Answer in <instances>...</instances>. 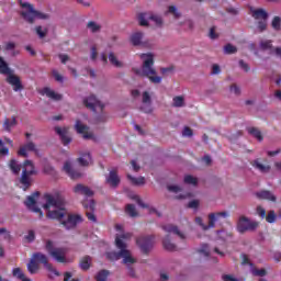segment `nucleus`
I'll list each match as a JSON object with an SVG mask.
<instances>
[{
	"mask_svg": "<svg viewBox=\"0 0 281 281\" xmlns=\"http://www.w3.org/2000/svg\"><path fill=\"white\" fill-rule=\"evenodd\" d=\"M91 262H93V260L90 256L83 257L80 260V269H82V271H89V269L91 268Z\"/></svg>",
	"mask_w": 281,
	"mask_h": 281,
	"instance_id": "33",
	"label": "nucleus"
},
{
	"mask_svg": "<svg viewBox=\"0 0 281 281\" xmlns=\"http://www.w3.org/2000/svg\"><path fill=\"white\" fill-rule=\"evenodd\" d=\"M128 181L130 183H132V186H137L138 188H142L143 186H146V183H148V181L144 177H128Z\"/></svg>",
	"mask_w": 281,
	"mask_h": 281,
	"instance_id": "30",
	"label": "nucleus"
},
{
	"mask_svg": "<svg viewBox=\"0 0 281 281\" xmlns=\"http://www.w3.org/2000/svg\"><path fill=\"white\" fill-rule=\"evenodd\" d=\"M42 95H47V98H50V100H55V102H59V100H63V94L56 93L54 90H50L49 88H44L42 90Z\"/></svg>",
	"mask_w": 281,
	"mask_h": 281,
	"instance_id": "25",
	"label": "nucleus"
},
{
	"mask_svg": "<svg viewBox=\"0 0 281 281\" xmlns=\"http://www.w3.org/2000/svg\"><path fill=\"white\" fill-rule=\"evenodd\" d=\"M44 199L46 203L43 207L46 210L47 218L59 221L66 229H74L76 225L82 223V216L67 213L63 196L46 194Z\"/></svg>",
	"mask_w": 281,
	"mask_h": 281,
	"instance_id": "1",
	"label": "nucleus"
},
{
	"mask_svg": "<svg viewBox=\"0 0 281 281\" xmlns=\"http://www.w3.org/2000/svg\"><path fill=\"white\" fill-rule=\"evenodd\" d=\"M259 48L261 49V52H267V50L271 52L273 49V41L271 40L261 41L259 43Z\"/></svg>",
	"mask_w": 281,
	"mask_h": 281,
	"instance_id": "35",
	"label": "nucleus"
},
{
	"mask_svg": "<svg viewBox=\"0 0 281 281\" xmlns=\"http://www.w3.org/2000/svg\"><path fill=\"white\" fill-rule=\"evenodd\" d=\"M52 74H53V77L55 78V80H56L57 82H63V77H61V75H59L58 70L54 69V70L52 71Z\"/></svg>",
	"mask_w": 281,
	"mask_h": 281,
	"instance_id": "62",
	"label": "nucleus"
},
{
	"mask_svg": "<svg viewBox=\"0 0 281 281\" xmlns=\"http://www.w3.org/2000/svg\"><path fill=\"white\" fill-rule=\"evenodd\" d=\"M45 249L50 258H54L56 262H67V248L56 247V244L52 240L45 241Z\"/></svg>",
	"mask_w": 281,
	"mask_h": 281,
	"instance_id": "6",
	"label": "nucleus"
},
{
	"mask_svg": "<svg viewBox=\"0 0 281 281\" xmlns=\"http://www.w3.org/2000/svg\"><path fill=\"white\" fill-rule=\"evenodd\" d=\"M172 106H175L176 109H180L181 106H186V99L181 95L175 97Z\"/></svg>",
	"mask_w": 281,
	"mask_h": 281,
	"instance_id": "40",
	"label": "nucleus"
},
{
	"mask_svg": "<svg viewBox=\"0 0 281 281\" xmlns=\"http://www.w3.org/2000/svg\"><path fill=\"white\" fill-rule=\"evenodd\" d=\"M257 214L258 216H260L261 218H266L267 216V211H265V209L262 206H257Z\"/></svg>",
	"mask_w": 281,
	"mask_h": 281,
	"instance_id": "61",
	"label": "nucleus"
},
{
	"mask_svg": "<svg viewBox=\"0 0 281 281\" xmlns=\"http://www.w3.org/2000/svg\"><path fill=\"white\" fill-rule=\"evenodd\" d=\"M168 13L172 14L175 19H179L181 16V13L179 12V10H177V7L175 5H169Z\"/></svg>",
	"mask_w": 281,
	"mask_h": 281,
	"instance_id": "51",
	"label": "nucleus"
},
{
	"mask_svg": "<svg viewBox=\"0 0 281 281\" xmlns=\"http://www.w3.org/2000/svg\"><path fill=\"white\" fill-rule=\"evenodd\" d=\"M63 170L69 177H81V175L78 172V170H76V167L74 166V164L70 160H66L64 162Z\"/></svg>",
	"mask_w": 281,
	"mask_h": 281,
	"instance_id": "22",
	"label": "nucleus"
},
{
	"mask_svg": "<svg viewBox=\"0 0 281 281\" xmlns=\"http://www.w3.org/2000/svg\"><path fill=\"white\" fill-rule=\"evenodd\" d=\"M55 132L57 133V135H59L61 144L64 146H68V144H71V137L67 136V130L57 126L55 127Z\"/></svg>",
	"mask_w": 281,
	"mask_h": 281,
	"instance_id": "24",
	"label": "nucleus"
},
{
	"mask_svg": "<svg viewBox=\"0 0 281 281\" xmlns=\"http://www.w3.org/2000/svg\"><path fill=\"white\" fill-rule=\"evenodd\" d=\"M149 21H154V23L158 26L161 27L164 25V20L159 15L151 14L148 16Z\"/></svg>",
	"mask_w": 281,
	"mask_h": 281,
	"instance_id": "46",
	"label": "nucleus"
},
{
	"mask_svg": "<svg viewBox=\"0 0 281 281\" xmlns=\"http://www.w3.org/2000/svg\"><path fill=\"white\" fill-rule=\"evenodd\" d=\"M110 272L109 270H101L97 273L95 276V280L97 281H106V279L109 278Z\"/></svg>",
	"mask_w": 281,
	"mask_h": 281,
	"instance_id": "44",
	"label": "nucleus"
},
{
	"mask_svg": "<svg viewBox=\"0 0 281 281\" xmlns=\"http://www.w3.org/2000/svg\"><path fill=\"white\" fill-rule=\"evenodd\" d=\"M143 60L142 69H133L136 76H143L148 78L153 85H161V77L157 76V70L155 69V55L153 53L140 54Z\"/></svg>",
	"mask_w": 281,
	"mask_h": 281,
	"instance_id": "3",
	"label": "nucleus"
},
{
	"mask_svg": "<svg viewBox=\"0 0 281 281\" xmlns=\"http://www.w3.org/2000/svg\"><path fill=\"white\" fill-rule=\"evenodd\" d=\"M13 277L22 281H32V279L25 277V273H23V270H21V268L13 269Z\"/></svg>",
	"mask_w": 281,
	"mask_h": 281,
	"instance_id": "37",
	"label": "nucleus"
},
{
	"mask_svg": "<svg viewBox=\"0 0 281 281\" xmlns=\"http://www.w3.org/2000/svg\"><path fill=\"white\" fill-rule=\"evenodd\" d=\"M252 16L258 21L262 19L261 21L258 22V30L259 32H265L267 30V19H269V13L265 11L263 9H256L252 10Z\"/></svg>",
	"mask_w": 281,
	"mask_h": 281,
	"instance_id": "10",
	"label": "nucleus"
},
{
	"mask_svg": "<svg viewBox=\"0 0 281 281\" xmlns=\"http://www.w3.org/2000/svg\"><path fill=\"white\" fill-rule=\"evenodd\" d=\"M33 180L30 177H21L18 180V186L19 188H21L22 190H30V188L32 187Z\"/></svg>",
	"mask_w": 281,
	"mask_h": 281,
	"instance_id": "27",
	"label": "nucleus"
},
{
	"mask_svg": "<svg viewBox=\"0 0 281 281\" xmlns=\"http://www.w3.org/2000/svg\"><path fill=\"white\" fill-rule=\"evenodd\" d=\"M217 237L220 240H227V238H232V234L225 232V231H218L217 232Z\"/></svg>",
	"mask_w": 281,
	"mask_h": 281,
	"instance_id": "53",
	"label": "nucleus"
},
{
	"mask_svg": "<svg viewBox=\"0 0 281 281\" xmlns=\"http://www.w3.org/2000/svg\"><path fill=\"white\" fill-rule=\"evenodd\" d=\"M167 190L169 192H172V194H179V192H181L182 189L177 184H167Z\"/></svg>",
	"mask_w": 281,
	"mask_h": 281,
	"instance_id": "50",
	"label": "nucleus"
},
{
	"mask_svg": "<svg viewBox=\"0 0 281 281\" xmlns=\"http://www.w3.org/2000/svg\"><path fill=\"white\" fill-rule=\"evenodd\" d=\"M138 247L143 251V254H148L153 249V245L155 244V237L153 236H143L136 240Z\"/></svg>",
	"mask_w": 281,
	"mask_h": 281,
	"instance_id": "13",
	"label": "nucleus"
},
{
	"mask_svg": "<svg viewBox=\"0 0 281 281\" xmlns=\"http://www.w3.org/2000/svg\"><path fill=\"white\" fill-rule=\"evenodd\" d=\"M247 131L249 135H252V137H256L258 142H262L265 139V137H262V132H260L258 127H248Z\"/></svg>",
	"mask_w": 281,
	"mask_h": 281,
	"instance_id": "34",
	"label": "nucleus"
},
{
	"mask_svg": "<svg viewBox=\"0 0 281 281\" xmlns=\"http://www.w3.org/2000/svg\"><path fill=\"white\" fill-rule=\"evenodd\" d=\"M138 21H139V25H142L143 27L148 26V21L146 20V13L138 14Z\"/></svg>",
	"mask_w": 281,
	"mask_h": 281,
	"instance_id": "54",
	"label": "nucleus"
},
{
	"mask_svg": "<svg viewBox=\"0 0 281 281\" xmlns=\"http://www.w3.org/2000/svg\"><path fill=\"white\" fill-rule=\"evenodd\" d=\"M9 168L13 175H21V170H23V165L19 164L16 159H11L9 161Z\"/></svg>",
	"mask_w": 281,
	"mask_h": 281,
	"instance_id": "28",
	"label": "nucleus"
},
{
	"mask_svg": "<svg viewBox=\"0 0 281 281\" xmlns=\"http://www.w3.org/2000/svg\"><path fill=\"white\" fill-rule=\"evenodd\" d=\"M250 165L252 166V168H255V170H259V172H262L263 175L267 172H271V165L267 162V159L262 160L261 158H257L252 160Z\"/></svg>",
	"mask_w": 281,
	"mask_h": 281,
	"instance_id": "14",
	"label": "nucleus"
},
{
	"mask_svg": "<svg viewBox=\"0 0 281 281\" xmlns=\"http://www.w3.org/2000/svg\"><path fill=\"white\" fill-rule=\"evenodd\" d=\"M75 128L77 133L83 136V139H93V133L89 132V126L82 124V122L76 121Z\"/></svg>",
	"mask_w": 281,
	"mask_h": 281,
	"instance_id": "17",
	"label": "nucleus"
},
{
	"mask_svg": "<svg viewBox=\"0 0 281 281\" xmlns=\"http://www.w3.org/2000/svg\"><path fill=\"white\" fill-rule=\"evenodd\" d=\"M44 172L46 175H54V167H52L50 165H45L44 166Z\"/></svg>",
	"mask_w": 281,
	"mask_h": 281,
	"instance_id": "64",
	"label": "nucleus"
},
{
	"mask_svg": "<svg viewBox=\"0 0 281 281\" xmlns=\"http://www.w3.org/2000/svg\"><path fill=\"white\" fill-rule=\"evenodd\" d=\"M257 199H262L266 201H273L276 202V195L271 193L270 191H260L256 193Z\"/></svg>",
	"mask_w": 281,
	"mask_h": 281,
	"instance_id": "32",
	"label": "nucleus"
},
{
	"mask_svg": "<svg viewBox=\"0 0 281 281\" xmlns=\"http://www.w3.org/2000/svg\"><path fill=\"white\" fill-rule=\"evenodd\" d=\"M0 74L7 76V82L13 87V91H23L21 77L12 74V69H10V66H8L3 57L0 58Z\"/></svg>",
	"mask_w": 281,
	"mask_h": 281,
	"instance_id": "5",
	"label": "nucleus"
},
{
	"mask_svg": "<svg viewBox=\"0 0 281 281\" xmlns=\"http://www.w3.org/2000/svg\"><path fill=\"white\" fill-rule=\"evenodd\" d=\"M229 89L235 95H240V88L236 83H233Z\"/></svg>",
	"mask_w": 281,
	"mask_h": 281,
	"instance_id": "60",
	"label": "nucleus"
},
{
	"mask_svg": "<svg viewBox=\"0 0 281 281\" xmlns=\"http://www.w3.org/2000/svg\"><path fill=\"white\" fill-rule=\"evenodd\" d=\"M195 223H196V225H199L201 227V229H203V232H207L209 229H211L209 220H207V224H205V223H203L202 217H195Z\"/></svg>",
	"mask_w": 281,
	"mask_h": 281,
	"instance_id": "43",
	"label": "nucleus"
},
{
	"mask_svg": "<svg viewBox=\"0 0 281 281\" xmlns=\"http://www.w3.org/2000/svg\"><path fill=\"white\" fill-rule=\"evenodd\" d=\"M267 223H276V212L270 211L268 215L266 216Z\"/></svg>",
	"mask_w": 281,
	"mask_h": 281,
	"instance_id": "55",
	"label": "nucleus"
},
{
	"mask_svg": "<svg viewBox=\"0 0 281 281\" xmlns=\"http://www.w3.org/2000/svg\"><path fill=\"white\" fill-rule=\"evenodd\" d=\"M36 175V167L32 160H25L22 165V175L21 177H30Z\"/></svg>",
	"mask_w": 281,
	"mask_h": 281,
	"instance_id": "19",
	"label": "nucleus"
},
{
	"mask_svg": "<svg viewBox=\"0 0 281 281\" xmlns=\"http://www.w3.org/2000/svg\"><path fill=\"white\" fill-rule=\"evenodd\" d=\"M35 32L40 38H45V36H47L48 30L47 29L43 30V26L38 25L35 27Z\"/></svg>",
	"mask_w": 281,
	"mask_h": 281,
	"instance_id": "48",
	"label": "nucleus"
},
{
	"mask_svg": "<svg viewBox=\"0 0 281 281\" xmlns=\"http://www.w3.org/2000/svg\"><path fill=\"white\" fill-rule=\"evenodd\" d=\"M115 229L117 232L116 234V238H115V246L119 249V252L115 251H111L106 254V258L109 260H123V265H135L136 260L133 257V254L131 252V250H128V246L126 245V240H131V238L133 237V234L131 233H122L123 232V226L117 224L115 226Z\"/></svg>",
	"mask_w": 281,
	"mask_h": 281,
	"instance_id": "2",
	"label": "nucleus"
},
{
	"mask_svg": "<svg viewBox=\"0 0 281 281\" xmlns=\"http://www.w3.org/2000/svg\"><path fill=\"white\" fill-rule=\"evenodd\" d=\"M82 205L86 210L88 220L95 223V215L93 214V211L95 210V201H93V199H86L82 201Z\"/></svg>",
	"mask_w": 281,
	"mask_h": 281,
	"instance_id": "15",
	"label": "nucleus"
},
{
	"mask_svg": "<svg viewBox=\"0 0 281 281\" xmlns=\"http://www.w3.org/2000/svg\"><path fill=\"white\" fill-rule=\"evenodd\" d=\"M164 232H167V234H175L178 238H181V240H186V234L179 229L176 225L172 224H166L162 225Z\"/></svg>",
	"mask_w": 281,
	"mask_h": 281,
	"instance_id": "20",
	"label": "nucleus"
},
{
	"mask_svg": "<svg viewBox=\"0 0 281 281\" xmlns=\"http://www.w3.org/2000/svg\"><path fill=\"white\" fill-rule=\"evenodd\" d=\"M74 192L76 194H82L83 196H93V190H91L89 187L85 184H77L74 188Z\"/></svg>",
	"mask_w": 281,
	"mask_h": 281,
	"instance_id": "23",
	"label": "nucleus"
},
{
	"mask_svg": "<svg viewBox=\"0 0 281 281\" xmlns=\"http://www.w3.org/2000/svg\"><path fill=\"white\" fill-rule=\"evenodd\" d=\"M182 135L184 137H192V135H194V133L192 132V128L186 126L182 131Z\"/></svg>",
	"mask_w": 281,
	"mask_h": 281,
	"instance_id": "59",
	"label": "nucleus"
},
{
	"mask_svg": "<svg viewBox=\"0 0 281 281\" xmlns=\"http://www.w3.org/2000/svg\"><path fill=\"white\" fill-rule=\"evenodd\" d=\"M38 196H41V193L38 191L29 195L26 198V201L24 202V205H26L27 210H31V212H35L36 214H40V218H43V211H41L38 206H36V201Z\"/></svg>",
	"mask_w": 281,
	"mask_h": 281,
	"instance_id": "11",
	"label": "nucleus"
},
{
	"mask_svg": "<svg viewBox=\"0 0 281 281\" xmlns=\"http://www.w3.org/2000/svg\"><path fill=\"white\" fill-rule=\"evenodd\" d=\"M236 52H238V48L232 44L224 46V54H236Z\"/></svg>",
	"mask_w": 281,
	"mask_h": 281,
	"instance_id": "52",
	"label": "nucleus"
},
{
	"mask_svg": "<svg viewBox=\"0 0 281 281\" xmlns=\"http://www.w3.org/2000/svg\"><path fill=\"white\" fill-rule=\"evenodd\" d=\"M34 261L37 262V265H43L47 271H49L50 276H60V272L49 263V258L47 255L43 252H34L33 256L31 257Z\"/></svg>",
	"mask_w": 281,
	"mask_h": 281,
	"instance_id": "8",
	"label": "nucleus"
},
{
	"mask_svg": "<svg viewBox=\"0 0 281 281\" xmlns=\"http://www.w3.org/2000/svg\"><path fill=\"white\" fill-rule=\"evenodd\" d=\"M77 164H79L82 168H87L89 164H92L91 154L83 153L79 158H77Z\"/></svg>",
	"mask_w": 281,
	"mask_h": 281,
	"instance_id": "26",
	"label": "nucleus"
},
{
	"mask_svg": "<svg viewBox=\"0 0 281 281\" xmlns=\"http://www.w3.org/2000/svg\"><path fill=\"white\" fill-rule=\"evenodd\" d=\"M222 218H229V211L209 213L207 221L211 229H214V227H216V223H221Z\"/></svg>",
	"mask_w": 281,
	"mask_h": 281,
	"instance_id": "12",
	"label": "nucleus"
},
{
	"mask_svg": "<svg viewBox=\"0 0 281 281\" xmlns=\"http://www.w3.org/2000/svg\"><path fill=\"white\" fill-rule=\"evenodd\" d=\"M271 25L272 27L277 31V32H280L281 30V18L280 16H274L272 19V22H271Z\"/></svg>",
	"mask_w": 281,
	"mask_h": 281,
	"instance_id": "47",
	"label": "nucleus"
},
{
	"mask_svg": "<svg viewBox=\"0 0 281 281\" xmlns=\"http://www.w3.org/2000/svg\"><path fill=\"white\" fill-rule=\"evenodd\" d=\"M83 105L86 109H89L90 111L95 112L97 109H99L101 112L104 111V104L95 98V95L90 94L89 97L83 98Z\"/></svg>",
	"mask_w": 281,
	"mask_h": 281,
	"instance_id": "9",
	"label": "nucleus"
},
{
	"mask_svg": "<svg viewBox=\"0 0 281 281\" xmlns=\"http://www.w3.org/2000/svg\"><path fill=\"white\" fill-rule=\"evenodd\" d=\"M106 183L110 188H117L120 186V178L119 177H109L106 178Z\"/></svg>",
	"mask_w": 281,
	"mask_h": 281,
	"instance_id": "45",
	"label": "nucleus"
},
{
	"mask_svg": "<svg viewBox=\"0 0 281 281\" xmlns=\"http://www.w3.org/2000/svg\"><path fill=\"white\" fill-rule=\"evenodd\" d=\"M142 38H144V33L142 32H135L131 35V43L132 45H134L135 47L139 46V45H144V43H142Z\"/></svg>",
	"mask_w": 281,
	"mask_h": 281,
	"instance_id": "29",
	"label": "nucleus"
},
{
	"mask_svg": "<svg viewBox=\"0 0 281 281\" xmlns=\"http://www.w3.org/2000/svg\"><path fill=\"white\" fill-rule=\"evenodd\" d=\"M200 203L201 202L199 200H193L189 202L188 207H190L191 210H199Z\"/></svg>",
	"mask_w": 281,
	"mask_h": 281,
	"instance_id": "57",
	"label": "nucleus"
},
{
	"mask_svg": "<svg viewBox=\"0 0 281 281\" xmlns=\"http://www.w3.org/2000/svg\"><path fill=\"white\" fill-rule=\"evenodd\" d=\"M200 254H203V256H210V246H207V244L202 245Z\"/></svg>",
	"mask_w": 281,
	"mask_h": 281,
	"instance_id": "58",
	"label": "nucleus"
},
{
	"mask_svg": "<svg viewBox=\"0 0 281 281\" xmlns=\"http://www.w3.org/2000/svg\"><path fill=\"white\" fill-rule=\"evenodd\" d=\"M184 183L187 186H190L191 188H196V186H199V178H196V177H186L184 178Z\"/></svg>",
	"mask_w": 281,
	"mask_h": 281,
	"instance_id": "41",
	"label": "nucleus"
},
{
	"mask_svg": "<svg viewBox=\"0 0 281 281\" xmlns=\"http://www.w3.org/2000/svg\"><path fill=\"white\" fill-rule=\"evenodd\" d=\"M27 153H38V149L36 148V144H34V142L32 140L22 145L18 150V155L20 157H27Z\"/></svg>",
	"mask_w": 281,
	"mask_h": 281,
	"instance_id": "16",
	"label": "nucleus"
},
{
	"mask_svg": "<svg viewBox=\"0 0 281 281\" xmlns=\"http://www.w3.org/2000/svg\"><path fill=\"white\" fill-rule=\"evenodd\" d=\"M125 213L132 218H135V216H139V213H137V209H135V205L133 204H127L125 206Z\"/></svg>",
	"mask_w": 281,
	"mask_h": 281,
	"instance_id": "38",
	"label": "nucleus"
},
{
	"mask_svg": "<svg viewBox=\"0 0 281 281\" xmlns=\"http://www.w3.org/2000/svg\"><path fill=\"white\" fill-rule=\"evenodd\" d=\"M109 60H110L111 65H113V67H117V68L124 67V64H122V61L117 60L115 53L109 54Z\"/></svg>",
	"mask_w": 281,
	"mask_h": 281,
	"instance_id": "39",
	"label": "nucleus"
},
{
	"mask_svg": "<svg viewBox=\"0 0 281 281\" xmlns=\"http://www.w3.org/2000/svg\"><path fill=\"white\" fill-rule=\"evenodd\" d=\"M143 104H145L140 106L143 113H153V100L150 99V93H148V91L143 92Z\"/></svg>",
	"mask_w": 281,
	"mask_h": 281,
	"instance_id": "18",
	"label": "nucleus"
},
{
	"mask_svg": "<svg viewBox=\"0 0 281 281\" xmlns=\"http://www.w3.org/2000/svg\"><path fill=\"white\" fill-rule=\"evenodd\" d=\"M18 3L20 8H22V11L20 13L22 19L26 21V23H30L31 25L34 24L36 19H40V21H47V19H49V14L34 9V4L30 2L19 0Z\"/></svg>",
	"mask_w": 281,
	"mask_h": 281,
	"instance_id": "4",
	"label": "nucleus"
},
{
	"mask_svg": "<svg viewBox=\"0 0 281 281\" xmlns=\"http://www.w3.org/2000/svg\"><path fill=\"white\" fill-rule=\"evenodd\" d=\"M26 267H27V271H29V273H31V276L38 273V270L41 269V266L38 265V262H36L33 258H31V260Z\"/></svg>",
	"mask_w": 281,
	"mask_h": 281,
	"instance_id": "31",
	"label": "nucleus"
},
{
	"mask_svg": "<svg viewBox=\"0 0 281 281\" xmlns=\"http://www.w3.org/2000/svg\"><path fill=\"white\" fill-rule=\"evenodd\" d=\"M259 224L256 221L249 220V217L241 215L237 221L236 229L239 234H246V232H256Z\"/></svg>",
	"mask_w": 281,
	"mask_h": 281,
	"instance_id": "7",
	"label": "nucleus"
},
{
	"mask_svg": "<svg viewBox=\"0 0 281 281\" xmlns=\"http://www.w3.org/2000/svg\"><path fill=\"white\" fill-rule=\"evenodd\" d=\"M132 199L136 201V203H138L140 207H148V204L144 203V201H142V199L138 198V195L134 194L132 195Z\"/></svg>",
	"mask_w": 281,
	"mask_h": 281,
	"instance_id": "56",
	"label": "nucleus"
},
{
	"mask_svg": "<svg viewBox=\"0 0 281 281\" xmlns=\"http://www.w3.org/2000/svg\"><path fill=\"white\" fill-rule=\"evenodd\" d=\"M87 27L90 30V32H92V34H95V32H100V30H102V26L94 21L88 22Z\"/></svg>",
	"mask_w": 281,
	"mask_h": 281,
	"instance_id": "42",
	"label": "nucleus"
},
{
	"mask_svg": "<svg viewBox=\"0 0 281 281\" xmlns=\"http://www.w3.org/2000/svg\"><path fill=\"white\" fill-rule=\"evenodd\" d=\"M18 121H16V116H12L10 117H4L3 123H2V130L5 133H12V128H14V126H16Z\"/></svg>",
	"mask_w": 281,
	"mask_h": 281,
	"instance_id": "21",
	"label": "nucleus"
},
{
	"mask_svg": "<svg viewBox=\"0 0 281 281\" xmlns=\"http://www.w3.org/2000/svg\"><path fill=\"white\" fill-rule=\"evenodd\" d=\"M251 273H252V276H257L258 278H265V276H267V270L252 268Z\"/></svg>",
	"mask_w": 281,
	"mask_h": 281,
	"instance_id": "49",
	"label": "nucleus"
},
{
	"mask_svg": "<svg viewBox=\"0 0 281 281\" xmlns=\"http://www.w3.org/2000/svg\"><path fill=\"white\" fill-rule=\"evenodd\" d=\"M0 236H3L4 240H9L10 232H8L5 228H0Z\"/></svg>",
	"mask_w": 281,
	"mask_h": 281,
	"instance_id": "63",
	"label": "nucleus"
},
{
	"mask_svg": "<svg viewBox=\"0 0 281 281\" xmlns=\"http://www.w3.org/2000/svg\"><path fill=\"white\" fill-rule=\"evenodd\" d=\"M162 245H164V248L167 249V251H175L177 249V245L170 241V236H166L162 239Z\"/></svg>",
	"mask_w": 281,
	"mask_h": 281,
	"instance_id": "36",
	"label": "nucleus"
}]
</instances>
